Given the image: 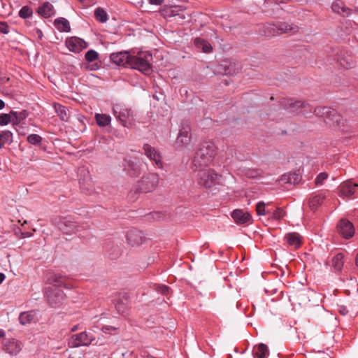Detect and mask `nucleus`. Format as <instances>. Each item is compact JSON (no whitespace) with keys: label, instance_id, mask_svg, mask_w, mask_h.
<instances>
[{"label":"nucleus","instance_id":"f257e3e1","mask_svg":"<svg viewBox=\"0 0 358 358\" xmlns=\"http://www.w3.org/2000/svg\"><path fill=\"white\" fill-rule=\"evenodd\" d=\"M216 155V147L211 141L203 143L195 153L193 166L196 169L207 167L212 164Z\"/></svg>","mask_w":358,"mask_h":358},{"label":"nucleus","instance_id":"f03ea898","mask_svg":"<svg viewBox=\"0 0 358 358\" xmlns=\"http://www.w3.org/2000/svg\"><path fill=\"white\" fill-rule=\"evenodd\" d=\"M152 56L148 51L131 50L129 67L148 74L152 69Z\"/></svg>","mask_w":358,"mask_h":358},{"label":"nucleus","instance_id":"7ed1b4c3","mask_svg":"<svg viewBox=\"0 0 358 358\" xmlns=\"http://www.w3.org/2000/svg\"><path fill=\"white\" fill-rule=\"evenodd\" d=\"M310 113L315 114L316 116L322 117L324 121L329 127L338 130H343L344 120L342 116L334 109L328 107L318 106L310 110Z\"/></svg>","mask_w":358,"mask_h":358},{"label":"nucleus","instance_id":"20e7f679","mask_svg":"<svg viewBox=\"0 0 358 358\" xmlns=\"http://www.w3.org/2000/svg\"><path fill=\"white\" fill-rule=\"evenodd\" d=\"M52 282L56 287L47 288L45 292L47 300L52 307H59L64 299V293L57 287L62 286V278L60 275H55L52 277Z\"/></svg>","mask_w":358,"mask_h":358},{"label":"nucleus","instance_id":"39448f33","mask_svg":"<svg viewBox=\"0 0 358 358\" xmlns=\"http://www.w3.org/2000/svg\"><path fill=\"white\" fill-rule=\"evenodd\" d=\"M52 224L63 234L71 235L85 229L78 224L72 215L59 216L52 220Z\"/></svg>","mask_w":358,"mask_h":358},{"label":"nucleus","instance_id":"423d86ee","mask_svg":"<svg viewBox=\"0 0 358 358\" xmlns=\"http://www.w3.org/2000/svg\"><path fill=\"white\" fill-rule=\"evenodd\" d=\"M159 182V176L155 173H148L144 174L136 184V191L142 193H149L153 192L158 186Z\"/></svg>","mask_w":358,"mask_h":358},{"label":"nucleus","instance_id":"0eeeda50","mask_svg":"<svg viewBox=\"0 0 358 358\" xmlns=\"http://www.w3.org/2000/svg\"><path fill=\"white\" fill-rule=\"evenodd\" d=\"M196 171V180L197 184L206 188H210L216 184L218 179V174L211 169H194Z\"/></svg>","mask_w":358,"mask_h":358},{"label":"nucleus","instance_id":"6e6552de","mask_svg":"<svg viewBox=\"0 0 358 358\" xmlns=\"http://www.w3.org/2000/svg\"><path fill=\"white\" fill-rule=\"evenodd\" d=\"M112 112L117 120L124 127L131 128L134 125L133 111L122 104L113 106Z\"/></svg>","mask_w":358,"mask_h":358},{"label":"nucleus","instance_id":"1a4fd4ad","mask_svg":"<svg viewBox=\"0 0 358 358\" xmlns=\"http://www.w3.org/2000/svg\"><path fill=\"white\" fill-rule=\"evenodd\" d=\"M94 340L95 338L93 335L86 331H83L71 336L69 339L68 345L71 348H78L80 346H88Z\"/></svg>","mask_w":358,"mask_h":358},{"label":"nucleus","instance_id":"9d476101","mask_svg":"<svg viewBox=\"0 0 358 358\" xmlns=\"http://www.w3.org/2000/svg\"><path fill=\"white\" fill-rule=\"evenodd\" d=\"M78 177L80 188L87 194H91L93 190V185L89 170L85 166L79 167Z\"/></svg>","mask_w":358,"mask_h":358},{"label":"nucleus","instance_id":"9b49d317","mask_svg":"<svg viewBox=\"0 0 358 358\" xmlns=\"http://www.w3.org/2000/svg\"><path fill=\"white\" fill-rule=\"evenodd\" d=\"M124 171L131 177L136 178L141 173V164L132 157L124 159Z\"/></svg>","mask_w":358,"mask_h":358},{"label":"nucleus","instance_id":"f8f14e48","mask_svg":"<svg viewBox=\"0 0 358 358\" xmlns=\"http://www.w3.org/2000/svg\"><path fill=\"white\" fill-rule=\"evenodd\" d=\"M143 150L145 155L152 162L155 167L161 169H163L162 155L155 148L149 144H144Z\"/></svg>","mask_w":358,"mask_h":358},{"label":"nucleus","instance_id":"ddd939ff","mask_svg":"<svg viewBox=\"0 0 358 358\" xmlns=\"http://www.w3.org/2000/svg\"><path fill=\"white\" fill-rule=\"evenodd\" d=\"M191 141V127L188 122H182L176 139V144L180 146L187 145Z\"/></svg>","mask_w":358,"mask_h":358},{"label":"nucleus","instance_id":"4468645a","mask_svg":"<svg viewBox=\"0 0 358 358\" xmlns=\"http://www.w3.org/2000/svg\"><path fill=\"white\" fill-rule=\"evenodd\" d=\"M65 44L71 52L75 53H78L87 47V43L83 39L76 36L67 38Z\"/></svg>","mask_w":358,"mask_h":358},{"label":"nucleus","instance_id":"2eb2a0df","mask_svg":"<svg viewBox=\"0 0 358 358\" xmlns=\"http://www.w3.org/2000/svg\"><path fill=\"white\" fill-rule=\"evenodd\" d=\"M131 51H122L113 52L110 55V59L112 62L118 66L129 67Z\"/></svg>","mask_w":358,"mask_h":358},{"label":"nucleus","instance_id":"dca6fc26","mask_svg":"<svg viewBox=\"0 0 358 358\" xmlns=\"http://www.w3.org/2000/svg\"><path fill=\"white\" fill-rule=\"evenodd\" d=\"M3 349L10 355H16L22 350L21 343L15 338H6L3 341Z\"/></svg>","mask_w":358,"mask_h":358},{"label":"nucleus","instance_id":"f3484780","mask_svg":"<svg viewBox=\"0 0 358 358\" xmlns=\"http://www.w3.org/2000/svg\"><path fill=\"white\" fill-rule=\"evenodd\" d=\"M337 229L338 232L346 239L351 238L355 234L353 224L345 219L341 220Z\"/></svg>","mask_w":358,"mask_h":358},{"label":"nucleus","instance_id":"a211bd4d","mask_svg":"<svg viewBox=\"0 0 358 358\" xmlns=\"http://www.w3.org/2000/svg\"><path fill=\"white\" fill-rule=\"evenodd\" d=\"M357 184L352 183L350 180L342 182L339 186V196L341 197H351L356 193Z\"/></svg>","mask_w":358,"mask_h":358},{"label":"nucleus","instance_id":"6ab92c4d","mask_svg":"<svg viewBox=\"0 0 358 358\" xmlns=\"http://www.w3.org/2000/svg\"><path fill=\"white\" fill-rule=\"evenodd\" d=\"M143 233L137 229H131L127 234V243L131 246H137L145 241Z\"/></svg>","mask_w":358,"mask_h":358},{"label":"nucleus","instance_id":"aec40b11","mask_svg":"<svg viewBox=\"0 0 358 358\" xmlns=\"http://www.w3.org/2000/svg\"><path fill=\"white\" fill-rule=\"evenodd\" d=\"M231 217L238 224H249L252 222L251 215L241 209H235L231 213Z\"/></svg>","mask_w":358,"mask_h":358},{"label":"nucleus","instance_id":"412c9836","mask_svg":"<svg viewBox=\"0 0 358 358\" xmlns=\"http://www.w3.org/2000/svg\"><path fill=\"white\" fill-rule=\"evenodd\" d=\"M115 307L117 311L122 315H125L129 308V299L127 294H120L117 299Z\"/></svg>","mask_w":358,"mask_h":358},{"label":"nucleus","instance_id":"4be33fe9","mask_svg":"<svg viewBox=\"0 0 358 358\" xmlns=\"http://www.w3.org/2000/svg\"><path fill=\"white\" fill-rule=\"evenodd\" d=\"M282 104L284 106L285 109L290 113H294L299 108L309 106L308 103H305L301 101H296L292 99L285 100Z\"/></svg>","mask_w":358,"mask_h":358},{"label":"nucleus","instance_id":"5701e85b","mask_svg":"<svg viewBox=\"0 0 358 358\" xmlns=\"http://www.w3.org/2000/svg\"><path fill=\"white\" fill-rule=\"evenodd\" d=\"M331 8L334 13L343 17L349 16L351 13L350 9L345 6V3L341 0L335 1L331 6Z\"/></svg>","mask_w":358,"mask_h":358},{"label":"nucleus","instance_id":"b1692460","mask_svg":"<svg viewBox=\"0 0 358 358\" xmlns=\"http://www.w3.org/2000/svg\"><path fill=\"white\" fill-rule=\"evenodd\" d=\"M38 15L48 18L55 15L53 6L50 2H45L38 8Z\"/></svg>","mask_w":358,"mask_h":358},{"label":"nucleus","instance_id":"393cba45","mask_svg":"<svg viewBox=\"0 0 358 358\" xmlns=\"http://www.w3.org/2000/svg\"><path fill=\"white\" fill-rule=\"evenodd\" d=\"M254 358H267L269 352L267 345L264 343H260L255 345L252 350Z\"/></svg>","mask_w":358,"mask_h":358},{"label":"nucleus","instance_id":"a878e982","mask_svg":"<svg viewBox=\"0 0 358 358\" xmlns=\"http://www.w3.org/2000/svg\"><path fill=\"white\" fill-rule=\"evenodd\" d=\"M273 27H270V29H273L275 31V28L277 29V31H276L277 34H282V33H287V32L294 29V27L292 25L288 24L287 23H279L276 25L273 24ZM265 34L267 36H269L271 35H275V32L274 31L273 33H271V31H268V32H265Z\"/></svg>","mask_w":358,"mask_h":358},{"label":"nucleus","instance_id":"bb28decb","mask_svg":"<svg viewBox=\"0 0 358 358\" xmlns=\"http://www.w3.org/2000/svg\"><path fill=\"white\" fill-rule=\"evenodd\" d=\"M54 25L61 32H69L71 27L69 22L64 17H58L55 20Z\"/></svg>","mask_w":358,"mask_h":358},{"label":"nucleus","instance_id":"cd10ccee","mask_svg":"<svg viewBox=\"0 0 358 358\" xmlns=\"http://www.w3.org/2000/svg\"><path fill=\"white\" fill-rule=\"evenodd\" d=\"M285 239L287 243L294 248H299L301 244V236L297 233H289L285 236Z\"/></svg>","mask_w":358,"mask_h":358},{"label":"nucleus","instance_id":"c85d7f7f","mask_svg":"<svg viewBox=\"0 0 358 358\" xmlns=\"http://www.w3.org/2000/svg\"><path fill=\"white\" fill-rule=\"evenodd\" d=\"M281 180L286 183L295 185L301 181V176L296 172H289L282 175Z\"/></svg>","mask_w":358,"mask_h":358},{"label":"nucleus","instance_id":"c756f323","mask_svg":"<svg viewBox=\"0 0 358 358\" xmlns=\"http://www.w3.org/2000/svg\"><path fill=\"white\" fill-rule=\"evenodd\" d=\"M94 118L97 125L100 127H105L110 124L111 117L103 113H96Z\"/></svg>","mask_w":358,"mask_h":358},{"label":"nucleus","instance_id":"7c9ffc66","mask_svg":"<svg viewBox=\"0 0 358 358\" xmlns=\"http://www.w3.org/2000/svg\"><path fill=\"white\" fill-rule=\"evenodd\" d=\"M11 115L13 116V126L17 127L22 120L27 118L28 112L25 110L21 111L11 110Z\"/></svg>","mask_w":358,"mask_h":358},{"label":"nucleus","instance_id":"2f4dec72","mask_svg":"<svg viewBox=\"0 0 358 358\" xmlns=\"http://www.w3.org/2000/svg\"><path fill=\"white\" fill-rule=\"evenodd\" d=\"M194 45L197 48L202 49V50L206 53H209L213 50L210 43L201 38H196L194 39Z\"/></svg>","mask_w":358,"mask_h":358},{"label":"nucleus","instance_id":"473e14b6","mask_svg":"<svg viewBox=\"0 0 358 358\" xmlns=\"http://www.w3.org/2000/svg\"><path fill=\"white\" fill-rule=\"evenodd\" d=\"M54 108H55L56 113L61 119V120L65 121V122L68 121V120L69 118V115L68 113V110L65 106H64L59 103H55Z\"/></svg>","mask_w":358,"mask_h":358},{"label":"nucleus","instance_id":"72a5a7b5","mask_svg":"<svg viewBox=\"0 0 358 358\" xmlns=\"http://www.w3.org/2000/svg\"><path fill=\"white\" fill-rule=\"evenodd\" d=\"M13 143V133L8 130L0 131V149L5 144H11Z\"/></svg>","mask_w":358,"mask_h":358},{"label":"nucleus","instance_id":"f704fd0d","mask_svg":"<svg viewBox=\"0 0 358 358\" xmlns=\"http://www.w3.org/2000/svg\"><path fill=\"white\" fill-rule=\"evenodd\" d=\"M325 196L321 194L313 195L309 201V206L312 210H316L323 202Z\"/></svg>","mask_w":358,"mask_h":358},{"label":"nucleus","instance_id":"c9c22d12","mask_svg":"<svg viewBox=\"0 0 358 358\" xmlns=\"http://www.w3.org/2000/svg\"><path fill=\"white\" fill-rule=\"evenodd\" d=\"M338 63H339L340 66L343 67L344 69H349L353 66V58L352 57L348 56H339L337 59Z\"/></svg>","mask_w":358,"mask_h":358},{"label":"nucleus","instance_id":"e433bc0d","mask_svg":"<svg viewBox=\"0 0 358 358\" xmlns=\"http://www.w3.org/2000/svg\"><path fill=\"white\" fill-rule=\"evenodd\" d=\"M343 258H344V256L342 253H338L333 257L332 266L336 271H341V269L343 266V264H344Z\"/></svg>","mask_w":358,"mask_h":358},{"label":"nucleus","instance_id":"4c0bfd02","mask_svg":"<svg viewBox=\"0 0 358 358\" xmlns=\"http://www.w3.org/2000/svg\"><path fill=\"white\" fill-rule=\"evenodd\" d=\"M34 320V314L32 312H24L20 313L19 316L20 323L25 325L31 322Z\"/></svg>","mask_w":358,"mask_h":358},{"label":"nucleus","instance_id":"58836bf2","mask_svg":"<svg viewBox=\"0 0 358 358\" xmlns=\"http://www.w3.org/2000/svg\"><path fill=\"white\" fill-rule=\"evenodd\" d=\"M94 16L100 22H106L108 17L106 12L101 8H97L94 11Z\"/></svg>","mask_w":358,"mask_h":358},{"label":"nucleus","instance_id":"ea45409f","mask_svg":"<svg viewBox=\"0 0 358 358\" xmlns=\"http://www.w3.org/2000/svg\"><path fill=\"white\" fill-rule=\"evenodd\" d=\"M18 15L21 18L26 19L32 16L33 10L29 6H24L20 10Z\"/></svg>","mask_w":358,"mask_h":358},{"label":"nucleus","instance_id":"a19ab883","mask_svg":"<svg viewBox=\"0 0 358 358\" xmlns=\"http://www.w3.org/2000/svg\"><path fill=\"white\" fill-rule=\"evenodd\" d=\"M9 122H12L13 124V116L11 115V111L9 113H2L0 115V125L6 126Z\"/></svg>","mask_w":358,"mask_h":358},{"label":"nucleus","instance_id":"79ce46f5","mask_svg":"<svg viewBox=\"0 0 358 358\" xmlns=\"http://www.w3.org/2000/svg\"><path fill=\"white\" fill-rule=\"evenodd\" d=\"M244 174L249 178H255L262 174V171L259 169H248L245 171Z\"/></svg>","mask_w":358,"mask_h":358},{"label":"nucleus","instance_id":"37998d69","mask_svg":"<svg viewBox=\"0 0 358 358\" xmlns=\"http://www.w3.org/2000/svg\"><path fill=\"white\" fill-rule=\"evenodd\" d=\"M27 141L34 145H40L42 142V137L38 134H30L27 136Z\"/></svg>","mask_w":358,"mask_h":358},{"label":"nucleus","instance_id":"c03bdc74","mask_svg":"<svg viewBox=\"0 0 358 358\" xmlns=\"http://www.w3.org/2000/svg\"><path fill=\"white\" fill-rule=\"evenodd\" d=\"M98 57V53L94 50H88L85 55V59L90 62H94Z\"/></svg>","mask_w":358,"mask_h":358},{"label":"nucleus","instance_id":"a18cd8bd","mask_svg":"<svg viewBox=\"0 0 358 358\" xmlns=\"http://www.w3.org/2000/svg\"><path fill=\"white\" fill-rule=\"evenodd\" d=\"M119 327L110 326V325H103L101 327V331L104 334H117L118 333Z\"/></svg>","mask_w":358,"mask_h":358},{"label":"nucleus","instance_id":"49530a36","mask_svg":"<svg viewBox=\"0 0 358 358\" xmlns=\"http://www.w3.org/2000/svg\"><path fill=\"white\" fill-rule=\"evenodd\" d=\"M155 289L157 292H159L164 295H168L170 293L169 287L164 285H157Z\"/></svg>","mask_w":358,"mask_h":358},{"label":"nucleus","instance_id":"de8ad7c7","mask_svg":"<svg viewBox=\"0 0 358 358\" xmlns=\"http://www.w3.org/2000/svg\"><path fill=\"white\" fill-rule=\"evenodd\" d=\"M256 211L258 215H265L267 213L265 209V203L262 201L258 202L256 206Z\"/></svg>","mask_w":358,"mask_h":358},{"label":"nucleus","instance_id":"09e8293b","mask_svg":"<svg viewBox=\"0 0 358 358\" xmlns=\"http://www.w3.org/2000/svg\"><path fill=\"white\" fill-rule=\"evenodd\" d=\"M285 213L281 208H276L272 213L271 218L273 220H280L284 217Z\"/></svg>","mask_w":358,"mask_h":358},{"label":"nucleus","instance_id":"8fccbe9b","mask_svg":"<svg viewBox=\"0 0 358 358\" xmlns=\"http://www.w3.org/2000/svg\"><path fill=\"white\" fill-rule=\"evenodd\" d=\"M328 177V175L326 173H320L317 178H315V184L316 185H322L323 181L326 180Z\"/></svg>","mask_w":358,"mask_h":358},{"label":"nucleus","instance_id":"3c124183","mask_svg":"<svg viewBox=\"0 0 358 358\" xmlns=\"http://www.w3.org/2000/svg\"><path fill=\"white\" fill-rule=\"evenodd\" d=\"M0 33L3 34L9 33V26L6 22H0Z\"/></svg>","mask_w":358,"mask_h":358},{"label":"nucleus","instance_id":"603ef678","mask_svg":"<svg viewBox=\"0 0 358 358\" xmlns=\"http://www.w3.org/2000/svg\"><path fill=\"white\" fill-rule=\"evenodd\" d=\"M153 219L158 220L162 218L163 214L160 212H154L152 213Z\"/></svg>","mask_w":358,"mask_h":358},{"label":"nucleus","instance_id":"864d4df0","mask_svg":"<svg viewBox=\"0 0 358 358\" xmlns=\"http://www.w3.org/2000/svg\"><path fill=\"white\" fill-rule=\"evenodd\" d=\"M150 1L156 5H161L163 3V0H150Z\"/></svg>","mask_w":358,"mask_h":358},{"label":"nucleus","instance_id":"5fc2aeb1","mask_svg":"<svg viewBox=\"0 0 358 358\" xmlns=\"http://www.w3.org/2000/svg\"><path fill=\"white\" fill-rule=\"evenodd\" d=\"M21 235L22 238H26L31 236L32 234L30 232H21Z\"/></svg>","mask_w":358,"mask_h":358},{"label":"nucleus","instance_id":"6e6d98bb","mask_svg":"<svg viewBox=\"0 0 358 358\" xmlns=\"http://www.w3.org/2000/svg\"><path fill=\"white\" fill-rule=\"evenodd\" d=\"M78 329H79V327H78V324H76V325H74V326L72 327V329H71V331H72V332H75V331H78Z\"/></svg>","mask_w":358,"mask_h":358},{"label":"nucleus","instance_id":"4d7b16f0","mask_svg":"<svg viewBox=\"0 0 358 358\" xmlns=\"http://www.w3.org/2000/svg\"><path fill=\"white\" fill-rule=\"evenodd\" d=\"M5 106L4 101L0 99V110L3 109Z\"/></svg>","mask_w":358,"mask_h":358},{"label":"nucleus","instance_id":"13d9d810","mask_svg":"<svg viewBox=\"0 0 358 358\" xmlns=\"http://www.w3.org/2000/svg\"><path fill=\"white\" fill-rule=\"evenodd\" d=\"M5 275L2 273H0V284L4 280Z\"/></svg>","mask_w":358,"mask_h":358},{"label":"nucleus","instance_id":"bf43d9fd","mask_svg":"<svg viewBox=\"0 0 358 358\" xmlns=\"http://www.w3.org/2000/svg\"><path fill=\"white\" fill-rule=\"evenodd\" d=\"M340 313L342 315H345L348 313V310H346V308H343L340 310Z\"/></svg>","mask_w":358,"mask_h":358},{"label":"nucleus","instance_id":"052dcab7","mask_svg":"<svg viewBox=\"0 0 358 358\" xmlns=\"http://www.w3.org/2000/svg\"><path fill=\"white\" fill-rule=\"evenodd\" d=\"M5 335V333L3 330H0V339L3 338Z\"/></svg>","mask_w":358,"mask_h":358},{"label":"nucleus","instance_id":"680f3d73","mask_svg":"<svg viewBox=\"0 0 358 358\" xmlns=\"http://www.w3.org/2000/svg\"><path fill=\"white\" fill-rule=\"evenodd\" d=\"M355 264L357 266H358V252H357V255L356 258H355Z\"/></svg>","mask_w":358,"mask_h":358},{"label":"nucleus","instance_id":"e2e57ef3","mask_svg":"<svg viewBox=\"0 0 358 358\" xmlns=\"http://www.w3.org/2000/svg\"><path fill=\"white\" fill-rule=\"evenodd\" d=\"M15 129H16V131H17L19 134H20V132L19 131L18 129H17V128H15Z\"/></svg>","mask_w":358,"mask_h":358}]
</instances>
